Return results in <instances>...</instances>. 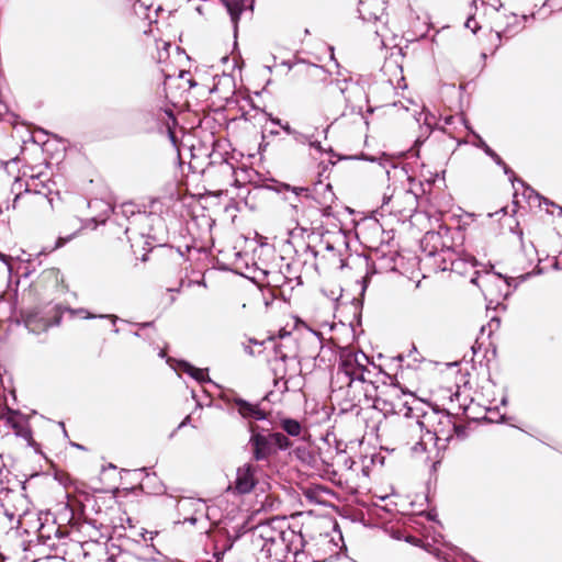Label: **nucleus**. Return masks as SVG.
<instances>
[{
  "mask_svg": "<svg viewBox=\"0 0 562 562\" xmlns=\"http://www.w3.org/2000/svg\"><path fill=\"white\" fill-rule=\"evenodd\" d=\"M70 238H63V237H59L54 249L56 248H59L61 246H64Z\"/></svg>",
  "mask_w": 562,
  "mask_h": 562,
  "instance_id": "7c9ffc66",
  "label": "nucleus"
},
{
  "mask_svg": "<svg viewBox=\"0 0 562 562\" xmlns=\"http://www.w3.org/2000/svg\"><path fill=\"white\" fill-rule=\"evenodd\" d=\"M527 191H529L530 194L535 193L533 189H531V188H527Z\"/></svg>",
  "mask_w": 562,
  "mask_h": 562,
  "instance_id": "de8ad7c7",
  "label": "nucleus"
},
{
  "mask_svg": "<svg viewBox=\"0 0 562 562\" xmlns=\"http://www.w3.org/2000/svg\"><path fill=\"white\" fill-rule=\"evenodd\" d=\"M308 144H310L312 147H314L315 149L321 150V143H319V142H312V140L310 139Z\"/></svg>",
  "mask_w": 562,
  "mask_h": 562,
  "instance_id": "2f4dec72",
  "label": "nucleus"
},
{
  "mask_svg": "<svg viewBox=\"0 0 562 562\" xmlns=\"http://www.w3.org/2000/svg\"><path fill=\"white\" fill-rule=\"evenodd\" d=\"M493 279H495L497 281H504L505 286H506V291L504 293V296H507L509 294V288L512 286V282L515 281V280L513 278L503 277L501 273H494V274L486 273L483 277V283H482V285H480L481 289H482L483 294L485 296L492 294V292L490 290V285L492 284Z\"/></svg>",
  "mask_w": 562,
  "mask_h": 562,
  "instance_id": "f8f14e48",
  "label": "nucleus"
},
{
  "mask_svg": "<svg viewBox=\"0 0 562 562\" xmlns=\"http://www.w3.org/2000/svg\"><path fill=\"white\" fill-rule=\"evenodd\" d=\"M393 391H394L395 393H397V391H401V392L403 393V395H406V394L412 395V393H406V392H404L401 387H396V386L393 389Z\"/></svg>",
  "mask_w": 562,
  "mask_h": 562,
  "instance_id": "e433bc0d",
  "label": "nucleus"
},
{
  "mask_svg": "<svg viewBox=\"0 0 562 562\" xmlns=\"http://www.w3.org/2000/svg\"><path fill=\"white\" fill-rule=\"evenodd\" d=\"M340 459L344 460V464L347 469L351 470L353 464H355V461L351 460L350 458L346 457L345 454L340 456L339 457Z\"/></svg>",
  "mask_w": 562,
  "mask_h": 562,
  "instance_id": "a878e982",
  "label": "nucleus"
},
{
  "mask_svg": "<svg viewBox=\"0 0 562 562\" xmlns=\"http://www.w3.org/2000/svg\"><path fill=\"white\" fill-rule=\"evenodd\" d=\"M336 87L344 94L347 105H350L352 109H358L359 113H361L362 104L360 102L362 100L368 101L363 88L347 79L342 81L336 80Z\"/></svg>",
  "mask_w": 562,
  "mask_h": 562,
  "instance_id": "1a4fd4ad",
  "label": "nucleus"
},
{
  "mask_svg": "<svg viewBox=\"0 0 562 562\" xmlns=\"http://www.w3.org/2000/svg\"><path fill=\"white\" fill-rule=\"evenodd\" d=\"M358 12L361 19L366 22L380 24L375 27L374 33L378 36L384 37V30L386 29V13L383 2L380 0L360 1Z\"/></svg>",
  "mask_w": 562,
  "mask_h": 562,
  "instance_id": "423d86ee",
  "label": "nucleus"
},
{
  "mask_svg": "<svg viewBox=\"0 0 562 562\" xmlns=\"http://www.w3.org/2000/svg\"><path fill=\"white\" fill-rule=\"evenodd\" d=\"M281 128H282L286 134H289V135H291V136L295 133V130H293V128L290 126V124H289V123H283V124L281 125Z\"/></svg>",
  "mask_w": 562,
  "mask_h": 562,
  "instance_id": "c85d7f7f",
  "label": "nucleus"
},
{
  "mask_svg": "<svg viewBox=\"0 0 562 562\" xmlns=\"http://www.w3.org/2000/svg\"><path fill=\"white\" fill-rule=\"evenodd\" d=\"M281 64L284 65V66H288L289 68L292 67L291 64L289 61H285V60H283Z\"/></svg>",
  "mask_w": 562,
  "mask_h": 562,
  "instance_id": "79ce46f5",
  "label": "nucleus"
},
{
  "mask_svg": "<svg viewBox=\"0 0 562 562\" xmlns=\"http://www.w3.org/2000/svg\"><path fill=\"white\" fill-rule=\"evenodd\" d=\"M482 148L485 151L486 155H488L498 166H502L504 168V172L508 175L509 177L514 176V172L512 169L508 168V166L504 162V160L484 142L482 143Z\"/></svg>",
  "mask_w": 562,
  "mask_h": 562,
  "instance_id": "aec40b11",
  "label": "nucleus"
},
{
  "mask_svg": "<svg viewBox=\"0 0 562 562\" xmlns=\"http://www.w3.org/2000/svg\"><path fill=\"white\" fill-rule=\"evenodd\" d=\"M448 423H451L449 415L443 416Z\"/></svg>",
  "mask_w": 562,
  "mask_h": 562,
  "instance_id": "09e8293b",
  "label": "nucleus"
},
{
  "mask_svg": "<svg viewBox=\"0 0 562 562\" xmlns=\"http://www.w3.org/2000/svg\"><path fill=\"white\" fill-rule=\"evenodd\" d=\"M178 367H179V370L189 374L191 378H193L194 380H196L200 383L210 381L206 370L195 368L187 361H179Z\"/></svg>",
  "mask_w": 562,
  "mask_h": 562,
  "instance_id": "2eb2a0df",
  "label": "nucleus"
},
{
  "mask_svg": "<svg viewBox=\"0 0 562 562\" xmlns=\"http://www.w3.org/2000/svg\"><path fill=\"white\" fill-rule=\"evenodd\" d=\"M271 122L279 125L280 127L283 124L280 119H271Z\"/></svg>",
  "mask_w": 562,
  "mask_h": 562,
  "instance_id": "c9c22d12",
  "label": "nucleus"
},
{
  "mask_svg": "<svg viewBox=\"0 0 562 562\" xmlns=\"http://www.w3.org/2000/svg\"><path fill=\"white\" fill-rule=\"evenodd\" d=\"M281 428L292 437H297L301 435L302 426L296 419L284 418L281 420Z\"/></svg>",
  "mask_w": 562,
  "mask_h": 562,
  "instance_id": "6ab92c4d",
  "label": "nucleus"
},
{
  "mask_svg": "<svg viewBox=\"0 0 562 562\" xmlns=\"http://www.w3.org/2000/svg\"><path fill=\"white\" fill-rule=\"evenodd\" d=\"M480 278L479 271L474 272V276L471 278V282L477 284V279Z\"/></svg>",
  "mask_w": 562,
  "mask_h": 562,
  "instance_id": "473e14b6",
  "label": "nucleus"
},
{
  "mask_svg": "<svg viewBox=\"0 0 562 562\" xmlns=\"http://www.w3.org/2000/svg\"><path fill=\"white\" fill-rule=\"evenodd\" d=\"M248 537L258 562H283L297 536L284 518H271L252 527Z\"/></svg>",
  "mask_w": 562,
  "mask_h": 562,
  "instance_id": "f257e3e1",
  "label": "nucleus"
},
{
  "mask_svg": "<svg viewBox=\"0 0 562 562\" xmlns=\"http://www.w3.org/2000/svg\"><path fill=\"white\" fill-rule=\"evenodd\" d=\"M40 536H41L42 538H44V537H45V535L43 533V531H42V530H40Z\"/></svg>",
  "mask_w": 562,
  "mask_h": 562,
  "instance_id": "3c124183",
  "label": "nucleus"
},
{
  "mask_svg": "<svg viewBox=\"0 0 562 562\" xmlns=\"http://www.w3.org/2000/svg\"><path fill=\"white\" fill-rule=\"evenodd\" d=\"M495 37L497 38L498 43H501V32L495 33ZM499 44H497L498 46Z\"/></svg>",
  "mask_w": 562,
  "mask_h": 562,
  "instance_id": "ea45409f",
  "label": "nucleus"
},
{
  "mask_svg": "<svg viewBox=\"0 0 562 562\" xmlns=\"http://www.w3.org/2000/svg\"><path fill=\"white\" fill-rule=\"evenodd\" d=\"M270 134H271V135H278V134H279V132H278V131H271V132H270Z\"/></svg>",
  "mask_w": 562,
  "mask_h": 562,
  "instance_id": "49530a36",
  "label": "nucleus"
},
{
  "mask_svg": "<svg viewBox=\"0 0 562 562\" xmlns=\"http://www.w3.org/2000/svg\"><path fill=\"white\" fill-rule=\"evenodd\" d=\"M204 509L205 503L202 499L181 497L177 502V510L179 516L182 517L181 522L183 524L195 525L198 521L196 514H203Z\"/></svg>",
  "mask_w": 562,
  "mask_h": 562,
  "instance_id": "9d476101",
  "label": "nucleus"
},
{
  "mask_svg": "<svg viewBox=\"0 0 562 562\" xmlns=\"http://www.w3.org/2000/svg\"><path fill=\"white\" fill-rule=\"evenodd\" d=\"M274 386L278 387L282 393L288 391V381L280 379H274Z\"/></svg>",
  "mask_w": 562,
  "mask_h": 562,
  "instance_id": "4be33fe9",
  "label": "nucleus"
},
{
  "mask_svg": "<svg viewBox=\"0 0 562 562\" xmlns=\"http://www.w3.org/2000/svg\"><path fill=\"white\" fill-rule=\"evenodd\" d=\"M436 557H437L438 560H441L443 562H450L449 555L447 553H445V552L439 551V550H437Z\"/></svg>",
  "mask_w": 562,
  "mask_h": 562,
  "instance_id": "cd10ccee",
  "label": "nucleus"
},
{
  "mask_svg": "<svg viewBox=\"0 0 562 562\" xmlns=\"http://www.w3.org/2000/svg\"><path fill=\"white\" fill-rule=\"evenodd\" d=\"M178 367H179V370L189 374L191 378H193L194 380H196L200 383L210 381L206 370L195 368L187 361H179Z\"/></svg>",
  "mask_w": 562,
  "mask_h": 562,
  "instance_id": "dca6fc26",
  "label": "nucleus"
},
{
  "mask_svg": "<svg viewBox=\"0 0 562 562\" xmlns=\"http://www.w3.org/2000/svg\"><path fill=\"white\" fill-rule=\"evenodd\" d=\"M448 241L447 231L445 233L429 231L422 238L420 247L428 258H434L439 270L458 271L463 261L454 258V252Z\"/></svg>",
  "mask_w": 562,
  "mask_h": 562,
  "instance_id": "20e7f679",
  "label": "nucleus"
},
{
  "mask_svg": "<svg viewBox=\"0 0 562 562\" xmlns=\"http://www.w3.org/2000/svg\"><path fill=\"white\" fill-rule=\"evenodd\" d=\"M426 450V442H425V439L424 437L415 443V446L413 447V451L415 452H424Z\"/></svg>",
  "mask_w": 562,
  "mask_h": 562,
  "instance_id": "b1692460",
  "label": "nucleus"
},
{
  "mask_svg": "<svg viewBox=\"0 0 562 562\" xmlns=\"http://www.w3.org/2000/svg\"><path fill=\"white\" fill-rule=\"evenodd\" d=\"M166 114H167V115H168V116H169L173 122L176 121V119H175V116H173V114H172V112H171V111H166Z\"/></svg>",
  "mask_w": 562,
  "mask_h": 562,
  "instance_id": "4c0bfd02",
  "label": "nucleus"
},
{
  "mask_svg": "<svg viewBox=\"0 0 562 562\" xmlns=\"http://www.w3.org/2000/svg\"><path fill=\"white\" fill-rule=\"evenodd\" d=\"M0 258H1L2 260H4V259H5V256H4L3 254H0Z\"/></svg>",
  "mask_w": 562,
  "mask_h": 562,
  "instance_id": "8fccbe9b",
  "label": "nucleus"
},
{
  "mask_svg": "<svg viewBox=\"0 0 562 562\" xmlns=\"http://www.w3.org/2000/svg\"><path fill=\"white\" fill-rule=\"evenodd\" d=\"M13 427L16 429V434H18L19 436H22V437H24V438H27V437H30V436H31L30 430L24 429V428H19V427H18V425H14Z\"/></svg>",
  "mask_w": 562,
  "mask_h": 562,
  "instance_id": "bb28decb",
  "label": "nucleus"
},
{
  "mask_svg": "<svg viewBox=\"0 0 562 562\" xmlns=\"http://www.w3.org/2000/svg\"><path fill=\"white\" fill-rule=\"evenodd\" d=\"M20 495L9 488L1 487L0 488V507L3 509V514L13 519L15 516L14 510L10 507V504L18 498Z\"/></svg>",
  "mask_w": 562,
  "mask_h": 562,
  "instance_id": "ddd939ff",
  "label": "nucleus"
},
{
  "mask_svg": "<svg viewBox=\"0 0 562 562\" xmlns=\"http://www.w3.org/2000/svg\"><path fill=\"white\" fill-rule=\"evenodd\" d=\"M304 72L306 75V77L312 81V82H327L328 80V72L322 67V66H318V65H315V64H307L304 66Z\"/></svg>",
  "mask_w": 562,
  "mask_h": 562,
  "instance_id": "4468645a",
  "label": "nucleus"
},
{
  "mask_svg": "<svg viewBox=\"0 0 562 562\" xmlns=\"http://www.w3.org/2000/svg\"><path fill=\"white\" fill-rule=\"evenodd\" d=\"M258 429V426H250L249 428L251 435L248 445L255 461H268L277 450L290 448L291 441L282 432H265Z\"/></svg>",
  "mask_w": 562,
  "mask_h": 562,
  "instance_id": "39448f33",
  "label": "nucleus"
},
{
  "mask_svg": "<svg viewBox=\"0 0 562 562\" xmlns=\"http://www.w3.org/2000/svg\"><path fill=\"white\" fill-rule=\"evenodd\" d=\"M439 434H440V430H438L437 428H434V429L427 428V431H426V436L429 438V440L439 439Z\"/></svg>",
  "mask_w": 562,
  "mask_h": 562,
  "instance_id": "393cba45",
  "label": "nucleus"
},
{
  "mask_svg": "<svg viewBox=\"0 0 562 562\" xmlns=\"http://www.w3.org/2000/svg\"><path fill=\"white\" fill-rule=\"evenodd\" d=\"M151 324L153 323H143V324H139V327L145 328V327L151 326Z\"/></svg>",
  "mask_w": 562,
  "mask_h": 562,
  "instance_id": "58836bf2",
  "label": "nucleus"
},
{
  "mask_svg": "<svg viewBox=\"0 0 562 562\" xmlns=\"http://www.w3.org/2000/svg\"><path fill=\"white\" fill-rule=\"evenodd\" d=\"M471 266L472 267H475L476 266V260L474 258H471Z\"/></svg>",
  "mask_w": 562,
  "mask_h": 562,
  "instance_id": "37998d69",
  "label": "nucleus"
},
{
  "mask_svg": "<svg viewBox=\"0 0 562 562\" xmlns=\"http://www.w3.org/2000/svg\"><path fill=\"white\" fill-rule=\"evenodd\" d=\"M61 316L63 310L60 305H48L45 307L43 315L40 313L30 315L25 323L30 330L41 331L46 330L52 326L59 325Z\"/></svg>",
  "mask_w": 562,
  "mask_h": 562,
  "instance_id": "6e6552de",
  "label": "nucleus"
},
{
  "mask_svg": "<svg viewBox=\"0 0 562 562\" xmlns=\"http://www.w3.org/2000/svg\"><path fill=\"white\" fill-rule=\"evenodd\" d=\"M224 400L227 404H233L236 406L239 415L244 418H251L255 420H263L266 419V413L259 408L258 405L251 404L236 394H225Z\"/></svg>",
  "mask_w": 562,
  "mask_h": 562,
  "instance_id": "9b49d317",
  "label": "nucleus"
},
{
  "mask_svg": "<svg viewBox=\"0 0 562 562\" xmlns=\"http://www.w3.org/2000/svg\"><path fill=\"white\" fill-rule=\"evenodd\" d=\"M165 356H166L165 350H160V352H159V357L164 358Z\"/></svg>",
  "mask_w": 562,
  "mask_h": 562,
  "instance_id": "c03bdc74",
  "label": "nucleus"
},
{
  "mask_svg": "<svg viewBox=\"0 0 562 562\" xmlns=\"http://www.w3.org/2000/svg\"><path fill=\"white\" fill-rule=\"evenodd\" d=\"M333 248H334V247H333L330 244H327L326 249H328V250H333Z\"/></svg>",
  "mask_w": 562,
  "mask_h": 562,
  "instance_id": "a18cd8bd",
  "label": "nucleus"
},
{
  "mask_svg": "<svg viewBox=\"0 0 562 562\" xmlns=\"http://www.w3.org/2000/svg\"><path fill=\"white\" fill-rule=\"evenodd\" d=\"M305 254L310 255L313 258H316V256H317V251L315 250V248L311 247L310 245L306 246Z\"/></svg>",
  "mask_w": 562,
  "mask_h": 562,
  "instance_id": "c756f323",
  "label": "nucleus"
},
{
  "mask_svg": "<svg viewBox=\"0 0 562 562\" xmlns=\"http://www.w3.org/2000/svg\"><path fill=\"white\" fill-rule=\"evenodd\" d=\"M99 317H109L112 319V322L115 324V322L117 321V317L115 315H100Z\"/></svg>",
  "mask_w": 562,
  "mask_h": 562,
  "instance_id": "f704fd0d",
  "label": "nucleus"
},
{
  "mask_svg": "<svg viewBox=\"0 0 562 562\" xmlns=\"http://www.w3.org/2000/svg\"><path fill=\"white\" fill-rule=\"evenodd\" d=\"M257 471L258 467L251 462L239 467L236 471L235 480L228 486V491L237 495H245L252 492L258 483L256 477Z\"/></svg>",
  "mask_w": 562,
  "mask_h": 562,
  "instance_id": "0eeeda50",
  "label": "nucleus"
},
{
  "mask_svg": "<svg viewBox=\"0 0 562 562\" xmlns=\"http://www.w3.org/2000/svg\"><path fill=\"white\" fill-rule=\"evenodd\" d=\"M439 417V413L435 412L431 415H424V420H416L408 423L405 427V429L409 432H418L423 431V428L428 426L430 422L435 418Z\"/></svg>",
  "mask_w": 562,
  "mask_h": 562,
  "instance_id": "a211bd4d",
  "label": "nucleus"
},
{
  "mask_svg": "<svg viewBox=\"0 0 562 562\" xmlns=\"http://www.w3.org/2000/svg\"><path fill=\"white\" fill-rule=\"evenodd\" d=\"M293 139L299 144H306L310 142V136L295 131V133L292 135Z\"/></svg>",
  "mask_w": 562,
  "mask_h": 562,
  "instance_id": "412c9836",
  "label": "nucleus"
},
{
  "mask_svg": "<svg viewBox=\"0 0 562 562\" xmlns=\"http://www.w3.org/2000/svg\"><path fill=\"white\" fill-rule=\"evenodd\" d=\"M283 190L294 193L295 199L290 203L295 214L313 218L319 214L329 215L335 193L329 183L318 184L314 188L282 184Z\"/></svg>",
  "mask_w": 562,
  "mask_h": 562,
  "instance_id": "f03ea898",
  "label": "nucleus"
},
{
  "mask_svg": "<svg viewBox=\"0 0 562 562\" xmlns=\"http://www.w3.org/2000/svg\"><path fill=\"white\" fill-rule=\"evenodd\" d=\"M94 317H97V316H95V315H92V314H90V313H87V315L85 316V318H94Z\"/></svg>",
  "mask_w": 562,
  "mask_h": 562,
  "instance_id": "a19ab883",
  "label": "nucleus"
},
{
  "mask_svg": "<svg viewBox=\"0 0 562 562\" xmlns=\"http://www.w3.org/2000/svg\"><path fill=\"white\" fill-rule=\"evenodd\" d=\"M369 358L363 352L346 355L338 368V375L347 379L348 392H352L351 401L361 403V397H368L372 387L371 370L368 368Z\"/></svg>",
  "mask_w": 562,
  "mask_h": 562,
  "instance_id": "7ed1b4c3",
  "label": "nucleus"
},
{
  "mask_svg": "<svg viewBox=\"0 0 562 562\" xmlns=\"http://www.w3.org/2000/svg\"><path fill=\"white\" fill-rule=\"evenodd\" d=\"M465 27L472 30L475 33L479 30V24L474 18H469L465 22Z\"/></svg>",
  "mask_w": 562,
  "mask_h": 562,
  "instance_id": "5701e85b",
  "label": "nucleus"
},
{
  "mask_svg": "<svg viewBox=\"0 0 562 562\" xmlns=\"http://www.w3.org/2000/svg\"><path fill=\"white\" fill-rule=\"evenodd\" d=\"M227 11L231 15V20L234 23L235 30L237 29V23L239 20L240 14L243 13L245 9L244 1L241 0H232L227 2L226 4Z\"/></svg>",
  "mask_w": 562,
  "mask_h": 562,
  "instance_id": "f3484780",
  "label": "nucleus"
},
{
  "mask_svg": "<svg viewBox=\"0 0 562 562\" xmlns=\"http://www.w3.org/2000/svg\"><path fill=\"white\" fill-rule=\"evenodd\" d=\"M0 513H3V509L0 507Z\"/></svg>",
  "mask_w": 562,
  "mask_h": 562,
  "instance_id": "603ef678",
  "label": "nucleus"
},
{
  "mask_svg": "<svg viewBox=\"0 0 562 562\" xmlns=\"http://www.w3.org/2000/svg\"><path fill=\"white\" fill-rule=\"evenodd\" d=\"M190 422V416H187L179 425V428L188 425V423Z\"/></svg>",
  "mask_w": 562,
  "mask_h": 562,
  "instance_id": "72a5a7b5",
  "label": "nucleus"
}]
</instances>
